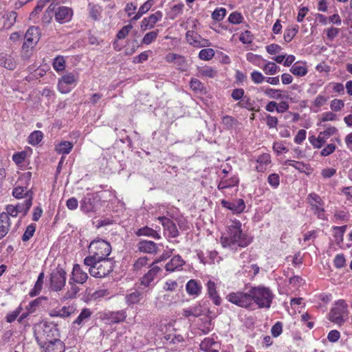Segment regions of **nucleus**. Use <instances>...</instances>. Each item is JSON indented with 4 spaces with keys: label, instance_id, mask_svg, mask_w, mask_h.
Returning <instances> with one entry per match:
<instances>
[{
    "label": "nucleus",
    "instance_id": "obj_1",
    "mask_svg": "<svg viewBox=\"0 0 352 352\" xmlns=\"http://www.w3.org/2000/svg\"><path fill=\"white\" fill-rule=\"evenodd\" d=\"M251 238L243 233L240 221H234L228 226V235L221 236V242L223 248L236 251L237 248H245L251 243Z\"/></svg>",
    "mask_w": 352,
    "mask_h": 352
},
{
    "label": "nucleus",
    "instance_id": "obj_2",
    "mask_svg": "<svg viewBox=\"0 0 352 352\" xmlns=\"http://www.w3.org/2000/svg\"><path fill=\"white\" fill-rule=\"evenodd\" d=\"M84 264L89 267V272L95 278H104L107 276L113 268V264L111 259H96L95 257L86 256Z\"/></svg>",
    "mask_w": 352,
    "mask_h": 352
},
{
    "label": "nucleus",
    "instance_id": "obj_3",
    "mask_svg": "<svg viewBox=\"0 0 352 352\" xmlns=\"http://www.w3.org/2000/svg\"><path fill=\"white\" fill-rule=\"evenodd\" d=\"M251 302L255 303L258 308H270L274 298V294L268 287L258 286L250 289Z\"/></svg>",
    "mask_w": 352,
    "mask_h": 352
},
{
    "label": "nucleus",
    "instance_id": "obj_4",
    "mask_svg": "<svg viewBox=\"0 0 352 352\" xmlns=\"http://www.w3.org/2000/svg\"><path fill=\"white\" fill-rule=\"evenodd\" d=\"M40 40L39 29L36 27H30L24 36V42L21 47V58L28 60L32 54V52Z\"/></svg>",
    "mask_w": 352,
    "mask_h": 352
},
{
    "label": "nucleus",
    "instance_id": "obj_5",
    "mask_svg": "<svg viewBox=\"0 0 352 352\" xmlns=\"http://www.w3.org/2000/svg\"><path fill=\"white\" fill-rule=\"evenodd\" d=\"M349 319V310L346 302L340 299L336 301L329 313V320L341 326Z\"/></svg>",
    "mask_w": 352,
    "mask_h": 352
},
{
    "label": "nucleus",
    "instance_id": "obj_6",
    "mask_svg": "<svg viewBox=\"0 0 352 352\" xmlns=\"http://www.w3.org/2000/svg\"><path fill=\"white\" fill-rule=\"evenodd\" d=\"M89 250L92 254L91 257H95L96 259H107L111 252V246L108 241L102 239H96L90 243Z\"/></svg>",
    "mask_w": 352,
    "mask_h": 352
},
{
    "label": "nucleus",
    "instance_id": "obj_7",
    "mask_svg": "<svg viewBox=\"0 0 352 352\" xmlns=\"http://www.w3.org/2000/svg\"><path fill=\"white\" fill-rule=\"evenodd\" d=\"M56 329L46 324H41L36 327L34 334L38 344L44 347L48 342L54 340V332Z\"/></svg>",
    "mask_w": 352,
    "mask_h": 352
},
{
    "label": "nucleus",
    "instance_id": "obj_8",
    "mask_svg": "<svg viewBox=\"0 0 352 352\" xmlns=\"http://www.w3.org/2000/svg\"><path fill=\"white\" fill-rule=\"evenodd\" d=\"M226 300L240 307L249 309L252 308L253 302H251L250 291L248 292H231L226 296Z\"/></svg>",
    "mask_w": 352,
    "mask_h": 352
},
{
    "label": "nucleus",
    "instance_id": "obj_9",
    "mask_svg": "<svg viewBox=\"0 0 352 352\" xmlns=\"http://www.w3.org/2000/svg\"><path fill=\"white\" fill-rule=\"evenodd\" d=\"M66 279V272L61 267H57L50 275V285L52 290L61 291L65 285Z\"/></svg>",
    "mask_w": 352,
    "mask_h": 352
},
{
    "label": "nucleus",
    "instance_id": "obj_10",
    "mask_svg": "<svg viewBox=\"0 0 352 352\" xmlns=\"http://www.w3.org/2000/svg\"><path fill=\"white\" fill-rule=\"evenodd\" d=\"M307 201L311 206V210L318 219L322 220L327 219L324 214V210L323 208L324 203L318 195L314 192L310 193L307 196Z\"/></svg>",
    "mask_w": 352,
    "mask_h": 352
},
{
    "label": "nucleus",
    "instance_id": "obj_11",
    "mask_svg": "<svg viewBox=\"0 0 352 352\" xmlns=\"http://www.w3.org/2000/svg\"><path fill=\"white\" fill-rule=\"evenodd\" d=\"M78 80V74L77 72L67 73L63 76L58 80V89L63 94L70 91V88L67 87L68 85L75 86Z\"/></svg>",
    "mask_w": 352,
    "mask_h": 352
},
{
    "label": "nucleus",
    "instance_id": "obj_12",
    "mask_svg": "<svg viewBox=\"0 0 352 352\" xmlns=\"http://www.w3.org/2000/svg\"><path fill=\"white\" fill-rule=\"evenodd\" d=\"M162 272V268L153 263L150 266V270L145 274L141 278V284L144 286L148 287L157 276L160 272Z\"/></svg>",
    "mask_w": 352,
    "mask_h": 352
},
{
    "label": "nucleus",
    "instance_id": "obj_13",
    "mask_svg": "<svg viewBox=\"0 0 352 352\" xmlns=\"http://www.w3.org/2000/svg\"><path fill=\"white\" fill-rule=\"evenodd\" d=\"M186 38L189 44L196 47L209 46L208 40L202 38L201 36L193 31H188L186 34Z\"/></svg>",
    "mask_w": 352,
    "mask_h": 352
},
{
    "label": "nucleus",
    "instance_id": "obj_14",
    "mask_svg": "<svg viewBox=\"0 0 352 352\" xmlns=\"http://www.w3.org/2000/svg\"><path fill=\"white\" fill-rule=\"evenodd\" d=\"M72 16V9L65 6L58 7L55 12V19L60 23L69 22Z\"/></svg>",
    "mask_w": 352,
    "mask_h": 352
},
{
    "label": "nucleus",
    "instance_id": "obj_15",
    "mask_svg": "<svg viewBox=\"0 0 352 352\" xmlns=\"http://www.w3.org/2000/svg\"><path fill=\"white\" fill-rule=\"evenodd\" d=\"M88 279L87 273L82 270V267L79 264L74 265L73 270L72 272V276L69 280L77 283L78 284H83Z\"/></svg>",
    "mask_w": 352,
    "mask_h": 352
},
{
    "label": "nucleus",
    "instance_id": "obj_16",
    "mask_svg": "<svg viewBox=\"0 0 352 352\" xmlns=\"http://www.w3.org/2000/svg\"><path fill=\"white\" fill-rule=\"evenodd\" d=\"M76 283L71 280H69L66 292L63 293L60 297L61 302L76 298L78 293L80 292V288Z\"/></svg>",
    "mask_w": 352,
    "mask_h": 352
},
{
    "label": "nucleus",
    "instance_id": "obj_17",
    "mask_svg": "<svg viewBox=\"0 0 352 352\" xmlns=\"http://www.w3.org/2000/svg\"><path fill=\"white\" fill-rule=\"evenodd\" d=\"M221 205L223 207L232 210L234 213H241L245 210V208L244 201L242 199H236L232 201L222 200Z\"/></svg>",
    "mask_w": 352,
    "mask_h": 352
},
{
    "label": "nucleus",
    "instance_id": "obj_18",
    "mask_svg": "<svg viewBox=\"0 0 352 352\" xmlns=\"http://www.w3.org/2000/svg\"><path fill=\"white\" fill-rule=\"evenodd\" d=\"M162 18V13L160 11H157L154 14H151L149 16L144 18L141 22V29L146 30L147 29L153 28L156 23L161 20Z\"/></svg>",
    "mask_w": 352,
    "mask_h": 352
},
{
    "label": "nucleus",
    "instance_id": "obj_19",
    "mask_svg": "<svg viewBox=\"0 0 352 352\" xmlns=\"http://www.w3.org/2000/svg\"><path fill=\"white\" fill-rule=\"evenodd\" d=\"M260 90L263 91L267 96L272 99L286 100L289 98V96L286 95V91L281 89H276L270 87H260Z\"/></svg>",
    "mask_w": 352,
    "mask_h": 352
},
{
    "label": "nucleus",
    "instance_id": "obj_20",
    "mask_svg": "<svg viewBox=\"0 0 352 352\" xmlns=\"http://www.w3.org/2000/svg\"><path fill=\"white\" fill-rule=\"evenodd\" d=\"M157 219L162 223L164 230L168 232L170 236L175 238L178 236L179 231L173 221L165 217H160Z\"/></svg>",
    "mask_w": 352,
    "mask_h": 352
},
{
    "label": "nucleus",
    "instance_id": "obj_21",
    "mask_svg": "<svg viewBox=\"0 0 352 352\" xmlns=\"http://www.w3.org/2000/svg\"><path fill=\"white\" fill-rule=\"evenodd\" d=\"M92 314L93 311L89 309H82L77 318L72 322V327L74 328H80L85 322L89 320Z\"/></svg>",
    "mask_w": 352,
    "mask_h": 352
},
{
    "label": "nucleus",
    "instance_id": "obj_22",
    "mask_svg": "<svg viewBox=\"0 0 352 352\" xmlns=\"http://www.w3.org/2000/svg\"><path fill=\"white\" fill-rule=\"evenodd\" d=\"M44 347H45V352H67L69 350H65L64 343L56 338L48 342Z\"/></svg>",
    "mask_w": 352,
    "mask_h": 352
},
{
    "label": "nucleus",
    "instance_id": "obj_23",
    "mask_svg": "<svg viewBox=\"0 0 352 352\" xmlns=\"http://www.w3.org/2000/svg\"><path fill=\"white\" fill-rule=\"evenodd\" d=\"M185 264V261L179 255L175 256L166 263L165 269L167 272H172L175 270H179Z\"/></svg>",
    "mask_w": 352,
    "mask_h": 352
},
{
    "label": "nucleus",
    "instance_id": "obj_24",
    "mask_svg": "<svg viewBox=\"0 0 352 352\" xmlns=\"http://www.w3.org/2000/svg\"><path fill=\"white\" fill-rule=\"evenodd\" d=\"M0 66L9 70H14L16 67V62L10 54H0Z\"/></svg>",
    "mask_w": 352,
    "mask_h": 352
},
{
    "label": "nucleus",
    "instance_id": "obj_25",
    "mask_svg": "<svg viewBox=\"0 0 352 352\" xmlns=\"http://www.w3.org/2000/svg\"><path fill=\"white\" fill-rule=\"evenodd\" d=\"M10 228V217L7 213L0 214V239L3 238L8 232Z\"/></svg>",
    "mask_w": 352,
    "mask_h": 352
},
{
    "label": "nucleus",
    "instance_id": "obj_26",
    "mask_svg": "<svg viewBox=\"0 0 352 352\" xmlns=\"http://www.w3.org/2000/svg\"><path fill=\"white\" fill-rule=\"evenodd\" d=\"M256 162L258 165L256 166V170L258 172L263 173L271 163V156L268 153H263L257 158Z\"/></svg>",
    "mask_w": 352,
    "mask_h": 352
},
{
    "label": "nucleus",
    "instance_id": "obj_27",
    "mask_svg": "<svg viewBox=\"0 0 352 352\" xmlns=\"http://www.w3.org/2000/svg\"><path fill=\"white\" fill-rule=\"evenodd\" d=\"M138 250L144 253L152 254L155 253L157 247L155 243L151 241H141L138 244Z\"/></svg>",
    "mask_w": 352,
    "mask_h": 352
},
{
    "label": "nucleus",
    "instance_id": "obj_28",
    "mask_svg": "<svg viewBox=\"0 0 352 352\" xmlns=\"http://www.w3.org/2000/svg\"><path fill=\"white\" fill-rule=\"evenodd\" d=\"M218 347L219 344L210 338H205L200 344L201 350L205 352H219Z\"/></svg>",
    "mask_w": 352,
    "mask_h": 352
},
{
    "label": "nucleus",
    "instance_id": "obj_29",
    "mask_svg": "<svg viewBox=\"0 0 352 352\" xmlns=\"http://www.w3.org/2000/svg\"><path fill=\"white\" fill-rule=\"evenodd\" d=\"M106 318L112 323H119L124 321L126 318V314L124 310L118 311H110L105 314Z\"/></svg>",
    "mask_w": 352,
    "mask_h": 352
},
{
    "label": "nucleus",
    "instance_id": "obj_30",
    "mask_svg": "<svg viewBox=\"0 0 352 352\" xmlns=\"http://www.w3.org/2000/svg\"><path fill=\"white\" fill-rule=\"evenodd\" d=\"M204 313V311L202 309V306L200 302L188 307L186 309H184L183 310V316L188 318L189 316H194V317H199L201 316Z\"/></svg>",
    "mask_w": 352,
    "mask_h": 352
},
{
    "label": "nucleus",
    "instance_id": "obj_31",
    "mask_svg": "<svg viewBox=\"0 0 352 352\" xmlns=\"http://www.w3.org/2000/svg\"><path fill=\"white\" fill-rule=\"evenodd\" d=\"M94 199L91 195H87L80 201V210L85 212H89L94 210Z\"/></svg>",
    "mask_w": 352,
    "mask_h": 352
},
{
    "label": "nucleus",
    "instance_id": "obj_32",
    "mask_svg": "<svg viewBox=\"0 0 352 352\" xmlns=\"http://www.w3.org/2000/svg\"><path fill=\"white\" fill-rule=\"evenodd\" d=\"M186 289L190 296H197L201 293V286L196 280L191 279L186 283Z\"/></svg>",
    "mask_w": 352,
    "mask_h": 352
},
{
    "label": "nucleus",
    "instance_id": "obj_33",
    "mask_svg": "<svg viewBox=\"0 0 352 352\" xmlns=\"http://www.w3.org/2000/svg\"><path fill=\"white\" fill-rule=\"evenodd\" d=\"M207 289L208 295L212 299L214 304L219 305L221 303V299L217 294L214 282L209 280L207 283Z\"/></svg>",
    "mask_w": 352,
    "mask_h": 352
},
{
    "label": "nucleus",
    "instance_id": "obj_34",
    "mask_svg": "<svg viewBox=\"0 0 352 352\" xmlns=\"http://www.w3.org/2000/svg\"><path fill=\"white\" fill-rule=\"evenodd\" d=\"M290 72L297 76H304L307 73L305 63L296 62L290 68Z\"/></svg>",
    "mask_w": 352,
    "mask_h": 352
},
{
    "label": "nucleus",
    "instance_id": "obj_35",
    "mask_svg": "<svg viewBox=\"0 0 352 352\" xmlns=\"http://www.w3.org/2000/svg\"><path fill=\"white\" fill-rule=\"evenodd\" d=\"M88 10L89 17L94 21H98L101 16L102 9L98 4L89 3Z\"/></svg>",
    "mask_w": 352,
    "mask_h": 352
},
{
    "label": "nucleus",
    "instance_id": "obj_36",
    "mask_svg": "<svg viewBox=\"0 0 352 352\" xmlns=\"http://www.w3.org/2000/svg\"><path fill=\"white\" fill-rule=\"evenodd\" d=\"M135 234L138 236H151L155 239H161V236L157 233L156 230L147 226L140 228L139 230H138Z\"/></svg>",
    "mask_w": 352,
    "mask_h": 352
},
{
    "label": "nucleus",
    "instance_id": "obj_37",
    "mask_svg": "<svg viewBox=\"0 0 352 352\" xmlns=\"http://www.w3.org/2000/svg\"><path fill=\"white\" fill-rule=\"evenodd\" d=\"M73 148V144L69 141H63L56 146V151L59 154H68Z\"/></svg>",
    "mask_w": 352,
    "mask_h": 352
},
{
    "label": "nucleus",
    "instance_id": "obj_38",
    "mask_svg": "<svg viewBox=\"0 0 352 352\" xmlns=\"http://www.w3.org/2000/svg\"><path fill=\"white\" fill-rule=\"evenodd\" d=\"M239 178L236 177H232L229 179L226 180H221L219 185H218V189L219 190H223L228 188H231L233 186H236L239 184Z\"/></svg>",
    "mask_w": 352,
    "mask_h": 352
},
{
    "label": "nucleus",
    "instance_id": "obj_39",
    "mask_svg": "<svg viewBox=\"0 0 352 352\" xmlns=\"http://www.w3.org/2000/svg\"><path fill=\"white\" fill-rule=\"evenodd\" d=\"M32 204V196H30L23 202L19 203L16 205V210L19 212H23V215H25L28 212L29 209Z\"/></svg>",
    "mask_w": 352,
    "mask_h": 352
},
{
    "label": "nucleus",
    "instance_id": "obj_40",
    "mask_svg": "<svg viewBox=\"0 0 352 352\" xmlns=\"http://www.w3.org/2000/svg\"><path fill=\"white\" fill-rule=\"evenodd\" d=\"M299 27L298 25H292L289 27L284 33V40L287 43H289L298 32Z\"/></svg>",
    "mask_w": 352,
    "mask_h": 352
},
{
    "label": "nucleus",
    "instance_id": "obj_41",
    "mask_svg": "<svg viewBox=\"0 0 352 352\" xmlns=\"http://www.w3.org/2000/svg\"><path fill=\"white\" fill-rule=\"evenodd\" d=\"M44 280V273L41 272L38 276L37 280L35 283L34 287L30 292L31 296H35L38 295L42 290L43 284Z\"/></svg>",
    "mask_w": 352,
    "mask_h": 352
},
{
    "label": "nucleus",
    "instance_id": "obj_42",
    "mask_svg": "<svg viewBox=\"0 0 352 352\" xmlns=\"http://www.w3.org/2000/svg\"><path fill=\"white\" fill-rule=\"evenodd\" d=\"M310 143L313 145L314 148H320L322 146L326 143L327 138L321 134L319 133L318 136L316 138L312 135L309 138Z\"/></svg>",
    "mask_w": 352,
    "mask_h": 352
},
{
    "label": "nucleus",
    "instance_id": "obj_43",
    "mask_svg": "<svg viewBox=\"0 0 352 352\" xmlns=\"http://www.w3.org/2000/svg\"><path fill=\"white\" fill-rule=\"evenodd\" d=\"M142 298V293L139 291H134L125 296L126 302L128 305H133L140 302Z\"/></svg>",
    "mask_w": 352,
    "mask_h": 352
},
{
    "label": "nucleus",
    "instance_id": "obj_44",
    "mask_svg": "<svg viewBox=\"0 0 352 352\" xmlns=\"http://www.w3.org/2000/svg\"><path fill=\"white\" fill-rule=\"evenodd\" d=\"M3 17L5 19L4 26L7 28H9L15 23L17 14L16 12L11 11L6 13Z\"/></svg>",
    "mask_w": 352,
    "mask_h": 352
},
{
    "label": "nucleus",
    "instance_id": "obj_45",
    "mask_svg": "<svg viewBox=\"0 0 352 352\" xmlns=\"http://www.w3.org/2000/svg\"><path fill=\"white\" fill-rule=\"evenodd\" d=\"M43 139V133L41 131H34L28 137L30 144L35 146L40 143Z\"/></svg>",
    "mask_w": 352,
    "mask_h": 352
},
{
    "label": "nucleus",
    "instance_id": "obj_46",
    "mask_svg": "<svg viewBox=\"0 0 352 352\" xmlns=\"http://www.w3.org/2000/svg\"><path fill=\"white\" fill-rule=\"evenodd\" d=\"M53 67L56 72H62L65 67V60L63 56H58L53 61Z\"/></svg>",
    "mask_w": 352,
    "mask_h": 352
},
{
    "label": "nucleus",
    "instance_id": "obj_47",
    "mask_svg": "<svg viewBox=\"0 0 352 352\" xmlns=\"http://www.w3.org/2000/svg\"><path fill=\"white\" fill-rule=\"evenodd\" d=\"M46 300L45 298L39 297L36 299L31 301L29 305L27 307V310L29 311V313H34L35 312L38 307L41 305V302L43 300Z\"/></svg>",
    "mask_w": 352,
    "mask_h": 352
},
{
    "label": "nucleus",
    "instance_id": "obj_48",
    "mask_svg": "<svg viewBox=\"0 0 352 352\" xmlns=\"http://www.w3.org/2000/svg\"><path fill=\"white\" fill-rule=\"evenodd\" d=\"M30 191L27 190L26 188L23 187H16L14 188L12 195L16 199H21L24 197L28 198L30 197L29 195ZM32 196V195H30Z\"/></svg>",
    "mask_w": 352,
    "mask_h": 352
},
{
    "label": "nucleus",
    "instance_id": "obj_49",
    "mask_svg": "<svg viewBox=\"0 0 352 352\" xmlns=\"http://www.w3.org/2000/svg\"><path fill=\"white\" fill-rule=\"evenodd\" d=\"M262 69L267 75H274L278 71V67L272 62H268Z\"/></svg>",
    "mask_w": 352,
    "mask_h": 352
},
{
    "label": "nucleus",
    "instance_id": "obj_50",
    "mask_svg": "<svg viewBox=\"0 0 352 352\" xmlns=\"http://www.w3.org/2000/svg\"><path fill=\"white\" fill-rule=\"evenodd\" d=\"M158 33V30L146 33L142 38V43L145 45L151 44L157 38Z\"/></svg>",
    "mask_w": 352,
    "mask_h": 352
},
{
    "label": "nucleus",
    "instance_id": "obj_51",
    "mask_svg": "<svg viewBox=\"0 0 352 352\" xmlns=\"http://www.w3.org/2000/svg\"><path fill=\"white\" fill-rule=\"evenodd\" d=\"M226 14V10L224 8H217L212 13V19L216 21H222Z\"/></svg>",
    "mask_w": 352,
    "mask_h": 352
},
{
    "label": "nucleus",
    "instance_id": "obj_52",
    "mask_svg": "<svg viewBox=\"0 0 352 352\" xmlns=\"http://www.w3.org/2000/svg\"><path fill=\"white\" fill-rule=\"evenodd\" d=\"M149 258L147 256L140 257L133 264V269L135 271L141 270L148 264Z\"/></svg>",
    "mask_w": 352,
    "mask_h": 352
},
{
    "label": "nucleus",
    "instance_id": "obj_53",
    "mask_svg": "<svg viewBox=\"0 0 352 352\" xmlns=\"http://www.w3.org/2000/svg\"><path fill=\"white\" fill-rule=\"evenodd\" d=\"M214 56V51L211 48L203 49L199 52V57L201 60H209Z\"/></svg>",
    "mask_w": 352,
    "mask_h": 352
},
{
    "label": "nucleus",
    "instance_id": "obj_54",
    "mask_svg": "<svg viewBox=\"0 0 352 352\" xmlns=\"http://www.w3.org/2000/svg\"><path fill=\"white\" fill-rule=\"evenodd\" d=\"M199 74L201 76L214 78L217 74V72L212 67H205L199 69Z\"/></svg>",
    "mask_w": 352,
    "mask_h": 352
},
{
    "label": "nucleus",
    "instance_id": "obj_55",
    "mask_svg": "<svg viewBox=\"0 0 352 352\" xmlns=\"http://www.w3.org/2000/svg\"><path fill=\"white\" fill-rule=\"evenodd\" d=\"M76 311L74 306H64L60 309V318H65L69 317Z\"/></svg>",
    "mask_w": 352,
    "mask_h": 352
},
{
    "label": "nucleus",
    "instance_id": "obj_56",
    "mask_svg": "<svg viewBox=\"0 0 352 352\" xmlns=\"http://www.w3.org/2000/svg\"><path fill=\"white\" fill-rule=\"evenodd\" d=\"M22 311V307L19 306L14 311L8 313L6 316L7 322L12 323L14 322L19 316Z\"/></svg>",
    "mask_w": 352,
    "mask_h": 352
},
{
    "label": "nucleus",
    "instance_id": "obj_57",
    "mask_svg": "<svg viewBox=\"0 0 352 352\" xmlns=\"http://www.w3.org/2000/svg\"><path fill=\"white\" fill-rule=\"evenodd\" d=\"M243 17L240 12H234L228 17V21L232 24H239L242 23Z\"/></svg>",
    "mask_w": 352,
    "mask_h": 352
},
{
    "label": "nucleus",
    "instance_id": "obj_58",
    "mask_svg": "<svg viewBox=\"0 0 352 352\" xmlns=\"http://www.w3.org/2000/svg\"><path fill=\"white\" fill-rule=\"evenodd\" d=\"M269 184L274 188H276L280 184V178L278 174H270L267 177Z\"/></svg>",
    "mask_w": 352,
    "mask_h": 352
},
{
    "label": "nucleus",
    "instance_id": "obj_59",
    "mask_svg": "<svg viewBox=\"0 0 352 352\" xmlns=\"http://www.w3.org/2000/svg\"><path fill=\"white\" fill-rule=\"evenodd\" d=\"M35 232V226L33 224L29 225L22 236V240L23 241H28L34 234Z\"/></svg>",
    "mask_w": 352,
    "mask_h": 352
},
{
    "label": "nucleus",
    "instance_id": "obj_60",
    "mask_svg": "<svg viewBox=\"0 0 352 352\" xmlns=\"http://www.w3.org/2000/svg\"><path fill=\"white\" fill-rule=\"evenodd\" d=\"M251 79L255 84H261L265 80V77L259 72L254 71L251 73Z\"/></svg>",
    "mask_w": 352,
    "mask_h": 352
},
{
    "label": "nucleus",
    "instance_id": "obj_61",
    "mask_svg": "<svg viewBox=\"0 0 352 352\" xmlns=\"http://www.w3.org/2000/svg\"><path fill=\"white\" fill-rule=\"evenodd\" d=\"M190 87L194 91H201L204 89L203 84L197 78H192L190 82Z\"/></svg>",
    "mask_w": 352,
    "mask_h": 352
},
{
    "label": "nucleus",
    "instance_id": "obj_62",
    "mask_svg": "<svg viewBox=\"0 0 352 352\" xmlns=\"http://www.w3.org/2000/svg\"><path fill=\"white\" fill-rule=\"evenodd\" d=\"M344 106V102L340 99H334L331 102L330 107L332 111H338Z\"/></svg>",
    "mask_w": 352,
    "mask_h": 352
},
{
    "label": "nucleus",
    "instance_id": "obj_63",
    "mask_svg": "<svg viewBox=\"0 0 352 352\" xmlns=\"http://www.w3.org/2000/svg\"><path fill=\"white\" fill-rule=\"evenodd\" d=\"M239 40L243 43H251L252 42V34L250 31L246 30L240 34Z\"/></svg>",
    "mask_w": 352,
    "mask_h": 352
},
{
    "label": "nucleus",
    "instance_id": "obj_64",
    "mask_svg": "<svg viewBox=\"0 0 352 352\" xmlns=\"http://www.w3.org/2000/svg\"><path fill=\"white\" fill-rule=\"evenodd\" d=\"M133 25L131 24L126 25L124 26L117 34V37L118 39L124 38L129 32L132 30Z\"/></svg>",
    "mask_w": 352,
    "mask_h": 352
}]
</instances>
